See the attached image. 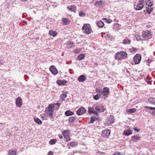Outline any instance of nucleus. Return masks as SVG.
Masks as SVG:
<instances>
[{"instance_id": "obj_20", "label": "nucleus", "mask_w": 155, "mask_h": 155, "mask_svg": "<svg viewBox=\"0 0 155 155\" xmlns=\"http://www.w3.org/2000/svg\"><path fill=\"white\" fill-rule=\"evenodd\" d=\"M144 107L146 109H150L152 110H153L151 112V113L153 115L155 116V107H148L147 106H144Z\"/></svg>"}, {"instance_id": "obj_63", "label": "nucleus", "mask_w": 155, "mask_h": 155, "mask_svg": "<svg viewBox=\"0 0 155 155\" xmlns=\"http://www.w3.org/2000/svg\"><path fill=\"white\" fill-rule=\"evenodd\" d=\"M143 11H144V12H145V10H144Z\"/></svg>"}, {"instance_id": "obj_19", "label": "nucleus", "mask_w": 155, "mask_h": 155, "mask_svg": "<svg viewBox=\"0 0 155 155\" xmlns=\"http://www.w3.org/2000/svg\"><path fill=\"white\" fill-rule=\"evenodd\" d=\"M133 130L130 129L125 130L124 131V134L125 136H129L132 134Z\"/></svg>"}, {"instance_id": "obj_35", "label": "nucleus", "mask_w": 155, "mask_h": 155, "mask_svg": "<svg viewBox=\"0 0 155 155\" xmlns=\"http://www.w3.org/2000/svg\"><path fill=\"white\" fill-rule=\"evenodd\" d=\"M103 93H106L109 94V89L107 87H104L103 89Z\"/></svg>"}, {"instance_id": "obj_23", "label": "nucleus", "mask_w": 155, "mask_h": 155, "mask_svg": "<svg viewBox=\"0 0 155 155\" xmlns=\"http://www.w3.org/2000/svg\"><path fill=\"white\" fill-rule=\"evenodd\" d=\"M17 152L16 150L14 149H11L8 151V153L9 155H15Z\"/></svg>"}, {"instance_id": "obj_18", "label": "nucleus", "mask_w": 155, "mask_h": 155, "mask_svg": "<svg viewBox=\"0 0 155 155\" xmlns=\"http://www.w3.org/2000/svg\"><path fill=\"white\" fill-rule=\"evenodd\" d=\"M68 92H64V93L61 94L60 95V98L62 101H63L65 100V98H66L67 97V94Z\"/></svg>"}, {"instance_id": "obj_54", "label": "nucleus", "mask_w": 155, "mask_h": 155, "mask_svg": "<svg viewBox=\"0 0 155 155\" xmlns=\"http://www.w3.org/2000/svg\"><path fill=\"white\" fill-rule=\"evenodd\" d=\"M114 26H116V27H118L119 26V24L117 23H116L115 24Z\"/></svg>"}, {"instance_id": "obj_57", "label": "nucleus", "mask_w": 155, "mask_h": 155, "mask_svg": "<svg viewBox=\"0 0 155 155\" xmlns=\"http://www.w3.org/2000/svg\"><path fill=\"white\" fill-rule=\"evenodd\" d=\"M77 49H76L75 50H74V52L75 53H77Z\"/></svg>"}, {"instance_id": "obj_39", "label": "nucleus", "mask_w": 155, "mask_h": 155, "mask_svg": "<svg viewBox=\"0 0 155 155\" xmlns=\"http://www.w3.org/2000/svg\"><path fill=\"white\" fill-rule=\"evenodd\" d=\"M103 3L102 1H99L98 2H95V5H97L99 7H100L102 5V3Z\"/></svg>"}, {"instance_id": "obj_60", "label": "nucleus", "mask_w": 155, "mask_h": 155, "mask_svg": "<svg viewBox=\"0 0 155 155\" xmlns=\"http://www.w3.org/2000/svg\"><path fill=\"white\" fill-rule=\"evenodd\" d=\"M44 114H43V115H42V117H43V116H44Z\"/></svg>"}, {"instance_id": "obj_9", "label": "nucleus", "mask_w": 155, "mask_h": 155, "mask_svg": "<svg viewBox=\"0 0 155 155\" xmlns=\"http://www.w3.org/2000/svg\"><path fill=\"white\" fill-rule=\"evenodd\" d=\"M15 104L16 106L20 108L22 105V100L20 97H18L16 100Z\"/></svg>"}, {"instance_id": "obj_51", "label": "nucleus", "mask_w": 155, "mask_h": 155, "mask_svg": "<svg viewBox=\"0 0 155 155\" xmlns=\"http://www.w3.org/2000/svg\"><path fill=\"white\" fill-rule=\"evenodd\" d=\"M113 155H121L120 154V153L116 152V153H114L113 154Z\"/></svg>"}, {"instance_id": "obj_43", "label": "nucleus", "mask_w": 155, "mask_h": 155, "mask_svg": "<svg viewBox=\"0 0 155 155\" xmlns=\"http://www.w3.org/2000/svg\"><path fill=\"white\" fill-rule=\"evenodd\" d=\"M79 15L80 17H84L85 16V14L83 12L80 11L79 12Z\"/></svg>"}, {"instance_id": "obj_46", "label": "nucleus", "mask_w": 155, "mask_h": 155, "mask_svg": "<svg viewBox=\"0 0 155 155\" xmlns=\"http://www.w3.org/2000/svg\"><path fill=\"white\" fill-rule=\"evenodd\" d=\"M53 104L54 105V106H55V105H57L58 106V108H57V110H58L59 109V107H60L61 105V104L59 103H54Z\"/></svg>"}, {"instance_id": "obj_62", "label": "nucleus", "mask_w": 155, "mask_h": 155, "mask_svg": "<svg viewBox=\"0 0 155 155\" xmlns=\"http://www.w3.org/2000/svg\"><path fill=\"white\" fill-rule=\"evenodd\" d=\"M138 37H137V39H138Z\"/></svg>"}, {"instance_id": "obj_53", "label": "nucleus", "mask_w": 155, "mask_h": 155, "mask_svg": "<svg viewBox=\"0 0 155 155\" xmlns=\"http://www.w3.org/2000/svg\"><path fill=\"white\" fill-rule=\"evenodd\" d=\"M58 135V137H59V138L61 139H62L63 138V137L62 136H61L59 134Z\"/></svg>"}, {"instance_id": "obj_33", "label": "nucleus", "mask_w": 155, "mask_h": 155, "mask_svg": "<svg viewBox=\"0 0 155 155\" xmlns=\"http://www.w3.org/2000/svg\"><path fill=\"white\" fill-rule=\"evenodd\" d=\"M56 139H52L49 142V144L50 145H53L55 144L57 142Z\"/></svg>"}, {"instance_id": "obj_55", "label": "nucleus", "mask_w": 155, "mask_h": 155, "mask_svg": "<svg viewBox=\"0 0 155 155\" xmlns=\"http://www.w3.org/2000/svg\"><path fill=\"white\" fill-rule=\"evenodd\" d=\"M3 63L2 61L1 60H0V64H3Z\"/></svg>"}, {"instance_id": "obj_4", "label": "nucleus", "mask_w": 155, "mask_h": 155, "mask_svg": "<svg viewBox=\"0 0 155 155\" xmlns=\"http://www.w3.org/2000/svg\"><path fill=\"white\" fill-rule=\"evenodd\" d=\"M82 29L84 30V32L87 35H88L91 31V28L90 26L88 24H84L82 27Z\"/></svg>"}, {"instance_id": "obj_21", "label": "nucleus", "mask_w": 155, "mask_h": 155, "mask_svg": "<svg viewBox=\"0 0 155 155\" xmlns=\"http://www.w3.org/2000/svg\"><path fill=\"white\" fill-rule=\"evenodd\" d=\"M144 1V3H145L146 4L148 7H151L153 5V2H150V0H145Z\"/></svg>"}, {"instance_id": "obj_24", "label": "nucleus", "mask_w": 155, "mask_h": 155, "mask_svg": "<svg viewBox=\"0 0 155 155\" xmlns=\"http://www.w3.org/2000/svg\"><path fill=\"white\" fill-rule=\"evenodd\" d=\"M96 24L99 28H102L104 26V22L101 21H100L97 22Z\"/></svg>"}, {"instance_id": "obj_47", "label": "nucleus", "mask_w": 155, "mask_h": 155, "mask_svg": "<svg viewBox=\"0 0 155 155\" xmlns=\"http://www.w3.org/2000/svg\"><path fill=\"white\" fill-rule=\"evenodd\" d=\"M49 112V113H48V114L50 116V117L51 118H53V114L54 112Z\"/></svg>"}, {"instance_id": "obj_49", "label": "nucleus", "mask_w": 155, "mask_h": 155, "mask_svg": "<svg viewBox=\"0 0 155 155\" xmlns=\"http://www.w3.org/2000/svg\"><path fill=\"white\" fill-rule=\"evenodd\" d=\"M133 129L135 131L138 132L140 130V129H138V128L137 127H135L134 128H133Z\"/></svg>"}, {"instance_id": "obj_22", "label": "nucleus", "mask_w": 155, "mask_h": 155, "mask_svg": "<svg viewBox=\"0 0 155 155\" xmlns=\"http://www.w3.org/2000/svg\"><path fill=\"white\" fill-rule=\"evenodd\" d=\"M62 22L63 24L64 25H68L70 23L69 20L67 18H62Z\"/></svg>"}, {"instance_id": "obj_41", "label": "nucleus", "mask_w": 155, "mask_h": 155, "mask_svg": "<svg viewBox=\"0 0 155 155\" xmlns=\"http://www.w3.org/2000/svg\"><path fill=\"white\" fill-rule=\"evenodd\" d=\"M109 94L107 93H103V91H102V92H101V95H103V97L104 98L107 97Z\"/></svg>"}, {"instance_id": "obj_58", "label": "nucleus", "mask_w": 155, "mask_h": 155, "mask_svg": "<svg viewBox=\"0 0 155 155\" xmlns=\"http://www.w3.org/2000/svg\"><path fill=\"white\" fill-rule=\"evenodd\" d=\"M103 33H101V35H101V36H102V37H103Z\"/></svg>"}, {"instance_id": "obj_50", "label": "nucleus", "mask_w": 155, "mask_h": 155, "mask_svg": "<svg viewBox=\"0 0 155 155\" xmlns=\"http://www.w3.org/2000/svg\"><path fill=\"white\" fill-rule=\"evenodd\" d=\"M48 155H53V152L51 151H49L48 153Z\"/></svg>"}, {"instance_id": "obj_3", "label": "nucleus", "mask_w": 155, "mask_h": 155, "mask_svg": "<svg viewBox=\"0 0 155 155\" xmlns=\"http://www.w3.org/2000/svg\"><path fill=\"white\" fill-rule=\"evenodd\" d=\"M152 36L150 31L148 30L143 31L142 32V36L143 38L145 39H149Z\"/></svg>"}, {"instance_id": "obj_27", "label": "nucleus", "mask_w": 155, "mask_h": 155, "mask_svg": "<svg viewBox=\"0 0 155 155\" xmlns=\"http://www.w3.org/2000/svg\"><path fill=\"white\" fill-rule=\"evenodd\" d=\"M35 122L38 124H41L42 122L39 118L37 117H35L34 118Z\"/></svg>"}, {"instance_id": "obj_31", "label": "nucleus", "mask_w": 155, "mask_h": 155, "mask_svg": "<svg viewBox=\"0 0 155 155\" xmlns=\"http://www.w3.org/2000/svg\"><path fill=\"white\" fill-rule=\"evenodd\" d=\"M148 101L150 104L155 105V98H150L148 99Z\"/></svg>"}, {"instance_id": "obj_42", "label": "nucleus", "mask_w": 155, "mask_h": 155, "mask_svg": "<svg viewBox=\"0 0 155 155\" xmlns=\"http://www.w3.org/2000/svg\"><path fill=\"white\" fill-rule=\"evenodd\" d=\"M67 141H68L71 140V138L69 135L64 136Z\"/></svg>"}, {"instance_id": "obj_17", "label": "nucleus", "mask_w": 155, "mask_h": 155, "mask_svg": "<svg viewBox=\"0 0 155 155\" xmlns=\"http://www.w3.org/2000/svg\"><path fill=\"white\" fill-rule=\"evenodd\" d=\"M86 77L84 75H81L78 78V80L80 82H83L86 80Z\"/></svg>"}, {"instance_id": "obj_13", "label": "nucleus", "mask_w": 155, "mask_h": 155, "mask_svg": "<svg viewBox=\"0 0 155 155\" xmlns=\"http://www.w3.org/2000/svg\"><path fill=\"white\" fill-rule=\"evenodd\" d=\"M67 8L70 11L74 12H75L76 10V7L74 5H68L67 7Z\"/></svg>"}, {"instance_id": "obj_12", "label": "nucleus", "mask_w": 155, "mask_h": 155, "mask_svg": "<svg viewBox=\"0 0 155 155\" xmlns=\"http://www.w3.org/2000/svg\"><path fill=\"white\" fill-rule=\"evenodd\" d=\"M88 112L89 114H96L97 116H99L98 112L94 111V108L93 107H89Z\"/></svg>"}, {"instance_id": "obj_30", "label": "nucleus", "mask_w": 155, "mask_h": 155, "mask_svg": "<svg viewBox=\"0 0 155 155\" xmlns=\"http://www.w3.org/2000/svg\"><path fill=\"white\" fill-rule=\"evenodd\" d=\"M146 8V12L147 13L149 14H150L153 10V8H151V7L148 6V7H147Z\"/></svg>"}, {"instance_id": "obj_1", "label": "nucleus", "mask_w": 155, "mask_h": 155, "mask_svg": "<svg viewBox=\"0 0 155 155\" xmlns=\"http://www.w3.org/2000/svg\"><path fill=\"white\" fill-rule=\"evenodd\" d=\"M127 54L125 51H120L116 53L115 58L116 59H125L127 58Z\"/></svg>"}, {"instance_id": "obj_36", "label": "nucleus", "mask_w": 155, "mask_h": 155, "mask_svg": "<svg viewBox=\"0 0 155 155\" xmlns=\"http://www.w3.org/2000/svg\"><path fill=\"white\" fill-rule=\"evenodd\" d=\"M78 143L74 141H71L70 143V145L73 147H75L78 145Z\"/></svg>"}, {"instance_id": "obj_14", "label": "nucleus", "mask_w": 155, "mask_h": 155, "mask_svg": "<svg viewBox=\"0 0 155 155\" xmlns=\"http://www.w3.org/2000/svg\"><path fill=\"white\" fill-rule=\"evenodd\" d=\"M57 83L59 86L61 85H66L67 83V81L65 80H57L56 81Z\"/></svg>"}, {"instance_id": "obj_64", "label": "nucleus", "mask_w": 155, "mask_h": 155, "mask_svg": "<svg viewBox=\"0 0 155 155\" xmlns=\"http://www.w3.org/2000/svg\"><path fill=\"white\" fill-rule=\"evenodd\" d=\"M104 35H105V34H106V33H104Z\"/></svg>"}, {"instance_id": "obj_56", "label": "nucleus", "mask_w": 155, "mask_h": 155, "mask_svg": "<svg viewBox=\"0 0 155 155\" xmlns=\"http://www.w3.org/2000/svg\"><path fill=\"white\" fill-rule=\"evenodd\" d=\"M74 43L71 42L70 44V45H71L72 46L74 45Z\"/></svg>"}, {"instance_id": "obj_44", "label": "nucleus", "mask_w": 155, "mask_h": 155, "mask_svg": "<svg viewBox=\"0 0 155 155\" xmlns=\"http://www.w3.org/2000/svg\"><path fill=\"white\" fill-rule=\"evenodd\" d=\"M103 19L105 20L108 23H110L112 21L110 19L104 18Z\"/></svg>"}, {"instance_id": "obj_8", "label": "nucleus", "mask_w": 155, "mask_h": 155, "mask_svg": "<svg viewBox=\"0 0 155 155\" xmlns=\"http://www.w3.org/2000/svg\"><path fill=\"white\" fill-rule=\"evenodd\" d=\"M86 112V110L83 107H81L76 112V114L80 116L85 114Z\"/></svg>"}, {"instance_id": "obj_59", "label": "nucleus", "mask_w": 155, "mask_h": 155, "mask_svg": "<svg viewBox=\"0 0 155 155\" xmlns=\"http://www.w3.org/2000/svg\"><path fill=\"white\" fill-rule=\"evenodd\" d=\"M36 39L38 40V39H39V38H36Z\"/></svg>"}, {"instance_id": "obj_2", "label": "nucleus", "mask_w": 155, "mask_h": 155, "mask_svg": "<svg viewBox=\"0 0 155 155\" xmlns=\"http://www.w3.org/2000/svg\"><path fill=\"white\" fill-rule=\"evenodd\" d=\"M144 0H138V3L137 5L136 4L134 5V9L136 11L140 10L144 7Z\"/></svg>"}, {"instance_id": "obj_11", "label": "nucleus", "mask_w": 155, "mask_h": 155, "mask_svg": "<svg viewBox=\"0 0 155 155\" xmlns=\"http://www.w3.org/2000/svg\"><path fill=\"white\" fill-rule=\"evenodd\" d=\"M49 70L52 74L54 75H56L58 73V71L54 65L51 66L49 68Z\"/></svg>"}, {"instance_id": "obj_29", "label": "nucleus", "mask_w": 155, "mask_h": 155, "mask_svg": "<svg viewBox=\"0 0 155 155\" xmlns=\"http://www.w3.org/2000/svg\"><path fill=\"white\" fill-rule=\"evenodd\" d=\"M131 42L130 40L128 38H125L123 40V43L124 44H130Z\"/></svg>"}, {"instance_id": "obj_34", "label": "nucleus", "mask_w": 155, "mask_h": 155, "mask_svg": "<svg viewBox=\"0 0 155 155\" xmlns=\"http://www.w3.org/2000/svg\"><path fill=\"white\" fill-rule=\"evenodd\" d=\"M136 111V110L135 108L130 109L127 110V112L130 114H132L135 113Z\"/></svg>"}, {"instance_id": "obj_28", "label": "nucleus", "mask_w": 155, "mask_h": 155, "mask_svg": "<svg viewBox=\"0 0 155 155\" xmlns=\"http://www.w3.org/2000/svg\"><path fill=\"white\" fill-rule=\"evenodd\" d=\"M95 109L96 110V111L100 113L104 112L105 111V110L104 109H101L98 106H96L95 108Z\"/></svg>"}, {"instance_id": "obj_26", "label": "nucleus", "mask_w": 155, "mask_h": 155, "mask_svg": "<svg viewBox=\"0 0 155 155\" xmlns=\"http://www.w3.org/2000/svg\"><path fill=\"white\" fill-rule=\"evenodd\" d=\"M85 57L84 54H79L78 57L77 59L79 61H81L84 59Z\"/></svg>"}, {"instance_id": "obj_6", "label": "nucleus", "mask_w": 155, "mask_h": 155, "mask_svg": "<svg viewBox=\"0 0 155 155\" xmlns=\"http://www.w3.org/2000/svg\"><path fill=\"white\" fill-rule=\"evenodd\" d=\"M114 122V117L113 116H110L108 119L107 124L108 126H111Z\"/></svg>"}, {"instance_id": "obj_37", "label": "nucleus", "mask_w": 155, "mask_h": 155, "mask_svg": "<svg viewBox=\"0 0 155 155\" xmlns=\"http://www.w3.org/2000/svg\"><path fill=\"white\" fill-rule=\"evenodd\" d=\"M69 134V131L68 130H64L62 133L63 136L68 135Z\"/></svg>"}, {"instance_id": "obj_61", "label": "nucleus", "mask_w": 155, "mask_h": 155, "mask_svg": "<svg viewBox=\"0 0 155 155\" xmlns=\"http://www.w3.org/2000/svg\"><path fill=\"white\" fill-rule=\"evenodd\" d=\"M107 37H109L108 36V35H107V37H106V38H107Z\"/></svg>"}, {"instance_id": "obj_40", "label": "nucleus", "mask_w": 155, "mask_h": 155, "mask_svg": "<svg viewBox=\"0 0 155 155\" xmlns=\"http://www.w3.org/2000/svg\"><path fill=\"white\" fill-rule=\"evenodd\" d=\"M100 94H97L95 96H94L93 97L94 99L96 100H98L100 98Z\"/></svg>"}, {"instance_id": "obj_52", "label": "nucleus", "mask_w": 155, "mask_h": 155, "mask_svg": "<svg viewBox=\"0 0 155 155\" xmlns=\"http://www.w3.org/2000/svg\"><path fill=\"white\" fill-rule=\"evenodd\" d=\"M152 61L151 60L150 61V59H148L147 61V62L148 63V64L150 63V62H151Z\"/></svg>"}, {"instance_id": "obj_48", "label": "nucleus", "mask_w": 155, "mask_h": 155, "mask_svg": "<svg viewBox=\"0 0 155 155\" xmlns=\"http://www.w3.org/2000/svg\"><path fill=\"white\" fill-rule=\"evenodd\" d=\"M49 112V113H48V114L50 116V117L51 118H53V114L54 112Z\"/></svg>"}, {"instance_id": "obj_25", "label": "nucleus", "mask_w": 155, "mask_h": 155, "mask_svg": "<svg viewBox=\"0 0 155 155\" xmlns=\"http://www.w3.org/2000/svg\"><path fill=\"white\" fill-rule=\"evenodd\" d=\"M74 114L73 112L68 110L65 112V114L67 116H69L73 115Z\"/></svg>"}, {"instance_id": "obj_5", "label": "nucleus", "mask_w": 155, "mask_h": 155, "mask_svg": "<svg viewBox=\"0 0 155 155\" xmlns=\"http://www.w3.org/2000/svg\"><path fill=\"white\" fill-rule=\"evenodd\" d=\"M141 56L139 54L136 55L134 57V61L135 64L139 63L141 60Z\"/></svg>"}, {"instance_id": "obj_7", "label": "nucleus", "mask_w": 155, "mask_h": 155, "mask_svg": "<svg viewBox=\"0 0 155 155\" xmlns=\"http://www.w3.org/2000/svg\"><path fill=\"white\" fill-rule=\"evenodd\" d=\"M55 107L53 104H49L48 107L45 108V112L47 113L48 112H54V108Z\"/></svg>"}, {"instance_id": "obj_32", "label": "nucleus", "mask_w": 155, "mask_h": 155, "mask_svg": "<svg viewBox=\"0 0 155 155\" xmlns=\"http://www.w3.org/2000/svg\"><path fill=\"white\" fill-rule=\"evenodd\" d=\"M97 120V118L94 116H92L91 118V120L89 122V124L93 123L94 121Z\"/></svg>"}, {"instance_id": "obj_16", "label": "nucleus", "mask_w": 155, "mask_h": 155, "mask_svg": "<svg viewBox=\"0 0 155 155\" xmlns=\"http://www.w3.org/2000/svg\"><path fill=\"white\" fill-rule=\"evenodd\" d=\"M48 34L49 35L54 37H56L57 35V33L55 31H53L52 30H50L49 31Z\"/></svg>"}, {"instance_id": "obj_38", "label": "nucleus", "mask_w": 155, "mask_h": 155, "mask_svg": "<svg viewBox=\"0 0 155 155\" xmlns=\"http://www.w3.org/2000/svg\"><path fill=\"white\" fill-rule=\"evenodd\" d=\"M76 117H69L68 119V120L69 122L73 123Z\"/></svg>"}, {"instance_id": "obj_45", "label": "nucleus", "mask_w": 155, "mask_h": 155, "mask_svg": "<svg viewBox=\"0 0 155 155\" xmlns=\"http://www.w3.org/2000/svg\"><path fill=\"white\" fill-rule=\"evenodd\" d=\"M95 91L97 92L99 94L101 93V92H102V91L101 90H100L99 89H97V88L96 89Z\"/></svg>"}, {"instance_id": "obj_15", "label": "nucleus", "mask_w": 155, "mask_h": 155, "mask_svg": "<svg viewBox=\"0 0 155 155\" xmlns=\"http://www.w3.org/2000/svg\"><path fill=\"white\" fill-rule=\"evenodd\" d=\"M140 139V137L136 135L132 136L131 137L130 141L133 142H137Z\"/></svg>"}, {"instance_id": "obj_10", "label": "nucleus", "mask_w": 155, "mask_h": 155, "mask_svg": "<svg viewBox=\"0 0 155 155\" xmlns=\"http://www.w3.org/2000/svg\"><path fill=\"white\" fill-rule=\"evenodd\" d=\"M110 131L109 130H105L102 132V135L105 138H107L110 135Z\"/></svg>"}]
</instances>
